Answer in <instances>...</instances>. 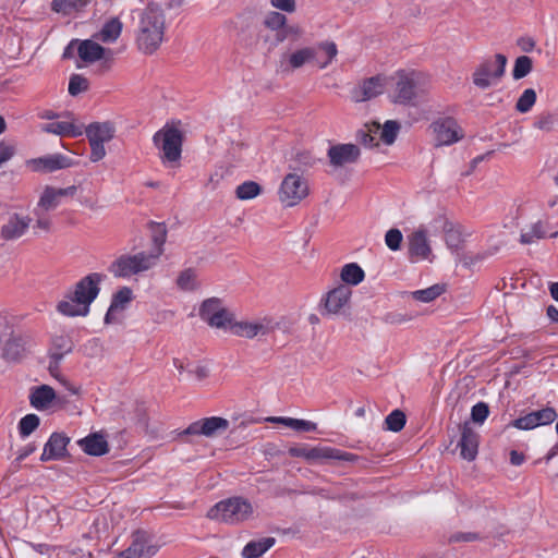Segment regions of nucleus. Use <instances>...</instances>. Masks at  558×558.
Wrapping results in <instances>:
<instances>
[{
  "label": "nucleus",
  "instance_id": "obj_62",
  "mask_svg": "<svg viewBox=\"0 0 558 558\" xmlns=\"http://www.w3.org/2000/svg\"><path fill=\"white\" fill-rule=\"evenodd\" d=\"M295 161L303 167H312L315 163V158L308 151H299L295 155Z\"/></svg>",
  "mask_w": 558,
  "mask_h": 558
},
{
  "label": "nucleus",
  "instance_id": "obj_9",
  "mask_svg": "<svg viewBox=\"0 0 558 558\" xmlns=\"http://www.w3.org/2000/svg\"><path fill=\"white\" fill-rule=\"evenodd\" d=\"M75 53L85 64H90L96 61H108L110 58V50L102 48L98 43L93 40H72L63 52L64 58H71Z\"/></svg>",
  "mask_w": 558,
  "mask_h": 558
},
{
  "label": "nucleus",
  "instance_id": "obj_1",
  "mask_svg": "<svg viewBox=\"0 0 558 558\" xmlns=\"http://www.w3.org/2000/svg\"><path fill=\"white\" fill-rule=\"evenodd\" d=\"M101 280L102 275L98 272H92L82 278L74 289L58 303V312L70 317L86 316L89 313L90 304L99 294Z\"/></svg>",
  "mask_w": 558,
  "mask_h": 558
},
{
  "label": "nucleus",
  "instance_id": "obj_11",
  "mask_svg": "<svg viewBox=\"0 0 558 558\" xmlns=\"http://www.w3.org/2000/svg\"><path fill=\"white\" fill-rule=\"evenodd\" d=\"M288 453L291 457L304 458L307 461H323V460H342L353 461L354 454L349 452H342L333 448H308L306 446H292L289 448Z\"/></svg>",
  "mask_w": 558,
  "mask_h": 558
},
{
  "label": "nucleus",
  "instance_id": "obj_29",
  "mask_svg": "<svg viewBox=\"0 0 558 558\" xmlns=\"http://www.w3.org/2000/svg\"><path fill=\"white\" fill-rule=\"evenodd\" d=\"M73 350V342L69 336L60 335L52 339V348L49 357L56 361V367L60 364L63 356Z\"/></svg>",
  "mask_w": 558,
  "mask_h": 558
},
{
  "label": "nucleus",
  "instance_id": "obj_33",
  "mask_svg": "<svg viewBox=\"0 0 558 558\" xmlns=\"http://www.w3.org/2000/svg\"><path fill=\"white\" fill-rule=\"evenodd\" d=\"M268 421L271 423L282 424L299 432H314L317 428L316 423L301 418L272 416L269 417Z\"/></svg>",
  "mask_w": 558,
  "mask_h": 558
},
{
  "label": "nucleus",
  "instance_id": "obj_60",
  "mask_svg": "<svg viewBox=\"0 0 558 558\" xmlns=\"http://www.w3.org/2000/svg\"><path fill=\"white\" fill-rule=\"evenodd\" d=\"M270 5L284 13H293L296 10V0H269Z\"/></svg>",
  "mask_w": 558,
  "mask_h": 558
},
{
  "label": "nucleus",
  "instance_id": "obj_26",
  "mask_svg": "<svg viewBox=\"0 0 558 558\" xmlns=\"http://www.w3.org/2000/svg\"><path fill=\"white\" fill-rule=\"evenodd\" d=\"M82 450L89 456H104L109 451L108 441L99 433H93L77 441Z\"/></svg>",
  "mask_w": 558,
  "mask_h": 558
},
{
  "label": "nucleus",
  "instance_id": "obj_18",
  "mask_svg": "<svg viewBox=\"0 0 558 558\" xmlns=\"http://www.w3.org/2000/svg\"><path fill=\"white\" fill-rule=\"evenodd\" d=\"M73 160L62 154H51L28 161L34 171L53 172L73 166Z\"/></svg>",
  "mask_w": 558,
  "mask_h": 558
},
{
  "label": "nucleus",
  "instance_id": "obj_16",
  "mask_svg": "<svg viewBox=\"0 0 558 558\" xmlns=\"http://www.w3.org/2000/svg\"><path fill=\"white\" fill-rule=\"evenodd\" d=\"M438 145H450L462 138L461 129L452 118H445L433 124Z\"/></svg>",
  "mask_w": 558,
  "mask_h": 558
},
{
  "label": "nucleus",
  "instance_id": "obj_61",
  "mask_svg": "<svg viewBox=\"0 0 558 558\" xmlns=\"http://www.w3.org/2000/svg\"><path fill=\"white\" fill-rule=\"evenodd\" d=\"M15 154V146L11 143L0 142V167Z\"/></svg>",
  "mask_w": 558,
  "mask_h": 558
},
{
  "label": "nucleus",
  "instance_id": "obj_10",
  "mask_svg": "<svg viewBox=\"0 0 558 558\" xmlns=\"http://www.w3.org/2000/svg\"><path fill=\"white\" fill-rule=\"evenodd\" d=\"M278 328L270 317H263L256 320H236L230 326V331L236 337L253 339L257 336H267Z\"/></svg>",
  "mask_w": 558,
  "mask_h": 558
},
{
  "label": "nucleus",
  "instance_id": "obj_7",
  "mask_svg": "<svg viewBox=\"0 0 558 558\" xmlns=\"http://www.w3.org/2000/svg\"><path fill=\"white\" fill-rule=\"evenodd\" d=\"M252 513V506L241 497H233L222 500L211 507L208 518L227 523H238L248 518Z\"/></svg>",
  "mask_w": 558,
  "mask_h": 558
},
{
  "label": "nucleus",
  "instance_id": "obj_13",
  "mask_svg": "<svg viewBox=\"0 0 558 558\" xmlns=\"http://www.w3.org/2000/svg\"><path fill=\"white\" fill-rule=\"evenodd\" d=\"M230 426L227 418L220 416H210L201 418L191 423L181 435L184 436H205L213 438L223 434Z\"/></svg>",
  "mask_w": 558,
  "mask_h": 558
},
{
  "label": "nucleus",
  "instance_id": "obj_14",
  "mask_svg": "<svg viewBox=\"0 0 558 558\" xmlns=\"http://www.w3.org/2000/svg\"><path fill=\"white\" fill-rule=\"evenodd\" d=\"M387 85L386 76L378 73L375 76L362 81L351 89V99L355 102L367 101L380 95Z\"/></svg>",
  "mask_w": 558,
  "mask_h": 558
},
{
  "label": "nucleus",
  "instance_id": "obj_46",
  "mask_svg": "<svg viewBox=\"0 0 558 558\" xmlns=\"http://www.w3.org/2000/svg\"><path fill=\"white\" fill-rule=\"evenodd\" d=\"M536 427L551 424L558 416L556 410L551 407H546L541 410L531 412Z\"/></svg>",
  "mask_w": 558,
  "mask_h": 558
},
{
  "label": "nucleus",
  "instance_id": "obj_37",
  "mask_svg": "<svg viewBox=\"0 0 558 558\" xmlns=\"http://www.w3.org/2000/svg\"><path fill=\"white\" fill-rule=\"evenodd\" d=\"M547 234V223L537 221L529 227L527 230H523L520 235V242L522 244H531L535 240L543 239Z\"/></svg>",
  "mask_w": 558,
  "mask_h": 558
},
{
  "label": "nucleus",
  "instance_id": "obj_32",
  "mask_svg": "<svg viewBox=\"0 0 558 558\" xmlns=\"http://www.w3.org/2000/svg\"><path fill=\"white\" fill-rule=\"evenodd\" d=\"M133 300V291L129 287L120 288L111 299V304L106 314L105 320L108 323L112 312L124 310L125 305Z\"/></svg>",
  "mask_w": 558,
  "mask_h": 558
},
{
  "label": "nucleus",
  "instance_id": "obj_24",
  "mask_svg": "<svg viewBox=\"0 0 558 558\" xmlns=\"http://www.w3.org/2000/svg\"><path fill=\"white\" fill-rule=\"evenodd\" d=\"M41 131L59 136L78 137L83 134V124H77L72 119L71 121H54L41 125Z\"/></svg>",
  "mask_w": 558,
  "mask_h": 558
},
{
  "label": "nucleus",
  "instance_id": "obj_64",
  "mask_svg": "<svg viewBox=\"0 0 558 558\" xmlns=\"http://www.w3.org/2000/svg\"><path fill=\"white\" fill-rule=\"evenodd\" d=\"M517 44L524 52L532 51L535 47V40L530 36L519 38Z\"/></svg>",
  "mask_w": 558,
  "mask_h": 558
},
{
  "label": "nucleus",
  "instance_id": "obj_54",
  "mask_svg": "<svg viewBox=\"0 0 558 558\" xmlns=\"http://www.w3.org/2000/svg\"><path fill=\"white\" fill-rule=\"evenodd\" d=\"M402 239H403V235H402L401 231L396 228L388 230L385 235L386 245L391 251H398L400 248Z\"/></svg>",
  "mask_w": 558,
  "mask_h": 558
},
{
  "label": "nucleus",
  "instance_id": "obj_31",
  "mask_svg": "<svg viewBox=\"0 0 558 558\" xmlns=\"http://www.w3.org/2000/svg\"><path fill=\"white\" fill-rule=\"evenodd\" d=\"M287 16L279 11H269L263 21L266 28L277 32V41L281 43L286 39V34L279 33L287 24Z\"/></svg>",
  "mask_w": 558,
  "mask_h": 558
},
{
  "label": "nucleus",
  "instance_id": "obj_50",
  "mask_svg": "<svg viewBox=\"0 0 558 558\" xmlns=\"http://www.w3.org/2000/svg\"><path fill=\"white\" fill-rule=\"evenodd\" d=\"M536 101V93L532 88L525 89L515 104V109L519 112H527Z\"/></svg>",
  "mask_w": 558,
  "mask_h": 558
},
{
  "label": "nucleus",
  "instance_id": "obj_8",
  "mask_svg": "<svg viewBox=\"0 0 558 558\" xmlns=\"http://www.w3.org/2000/svg\"><path fill=\"white\" fill-rule=\"evenodd\" d=\"M35 345L33 332L13 330L3 343L1 356L9 363H19L32 352Z\"/></svg>",
  "mask_w": 558,
  "mask_h": 558
},
{
  "label": "nucleus",
  "instance_id": "obj_49",
  "mask_svg": "<svg viewBox=\"0 0 558 558\" xmlns=\"http://www.w3.org/2000/svg\"><path fill=\"white\" fill-rule=\"evenodd\" d=\"M405 421V414L401 410H393L385 420L386 428L395 433L400 432Z\"/></svg>",
  "mask_w": 558,
  "mask_h": 558
},
{
  "label": "nucleus",
  "instance_id": "obj_51",
  "mask_svg": "<svg viewBox=\"0 0 558 558\" xmlns=\"http://www.w3.org/2000/svg\"><path fill=\"white\" fill-rule=\"evenodd\" d=\"M89 83L86 77L80 74H73L69 82V94L71 96H77L88 89Z\"/></svg>",
  "mask_w": 558,
  "mask_h": 558
},
{
  "label": "nucleus",
  "instance_id": "obj_40",
  "mask_svg": "<svg viewBox=\"0 0 558 558\" xmlns=\"http://www.w3.org/2000/svg\"><path fill=\"white\" fill-rule=\"evenodd\" d=\"M149 228L151 231V240L155 245V250L153 252H160V256L163 253V244L167 240V228L165 223L161 222H149Z\"/></svg>",
  "mask_w": 558,
  "mask_h": 558
},
{
  "label": "nucleus",
  "instance_id": "obj_39",
  "mask_svg": "<svg viewBox=\"0 0 558 558\" xmlns=\"http://www.w3.org/2000/svg\"><path fill=\"white\" fill-rule=\"evenodd\" d=\"M195 269L186 268L177 278V287L182 291H194L198 288Z\"/></svg>",
  "mask_w": 558,
  "mask_h": 558
},
{
  "label": "nucleus",
  "instance_id": "obj_38",
  "mask_svg": "<svg viewBox=\"0 0 558 558\" xmlns=\"http://www.w3.org/2000/svg\"><path fill=\"white\" fill-rule=\"evenodd\" d=\"M340 276L345 283L356 286L363 281L365 274L357 264L351 263L343 266Z\"/></svg>",
  "mask_w": 558,
  "mask_h": 558
},
{
  "label": "nucleus",
  "instance_id": "obj_20",
  "mask_svg": "<svg viewBox=\"0 0 558 558\" xmlns=\"http://www.w3.org/2000/svg\"><path fill=\"white\" fill-rule=\"evenodd\" d=\"M360 148L354 144H337L328 149V157L333 167L354 163L360 157Z\"/></svg>",
  "mask_w": 558,
  "mask_h": 558
},
{
  "label": "nucleus",
  "instance_id": "obj_21",
  "mask_svg": "<svg viewBox=\"0 0 558 558\" xmlns=\"http://www.w3.org/2000/svg\"><path fill=\"white\" fill-rule=\"evenodd\" d=\"M69 441L70 438L64 434L52 433L44 447L40 461L47 462L50 460L62 459L66 453V446Z\"/></svg>",
  "mask_w": 558,
  "mask_h": 558
},
{
  "label": "nucleus",
  "instance_id": "obj_5",
  "mask_svg": "<svg viewBox=\"0 0 558 558\" xmlns=\"http://www.w3.org/2000/svg\"><path fill=\"white\" fill-rule=\"evenodd\" d=\"M428 81L421 72H401L396 77L392 101L416 106L418 98L427 92Z\"/></svg>",
  "mask_w": 558,
  "mask_h": 558
},
{
  "label": "nucleus",
  "instance_id": "obj_45",
  "mask_svg": "<svg viewBox=\"0 0 558 558\" xmlns=\"http://www.w3.org/2000/svg\"><path fill=\"white\" fill-rule=\"evenodd\" d=\"M222 307L221 301L218 298H210L205 300L199 307V317L209 323V318L214 317Z\"/></svg>",
  "mask_w": 558,
  "mask_h": 558
},
{
  "label": "nucleus",
  "instance_id": "obj_41",
  "mask_svg": "<svg viewBox=\"0 0 558 558\" xmlns=\"http://www.w3.org/2000/svg\"><path fill=\"white\" fill-rule=\"evenodd\" d=\"M505 72H474L473 83L481 89L497 85Z\"/></svg>",
  "mask_w": 558,
  "mask_h": 558
},
{
  "label": "nucleus",
  "instance_id": "obj_35",
  "mask_svg": "<svg viewBox=\"0 0 558 558\" xmlns=\"http://www.w3.org/2000/svg\"><path fill=\"white\" fill-rule=\"evenodd\" d=\"M90 0H53L51 8L54 12L71 15L85 8Z\"/></svg>",
  "mask_w": 558,
  "mask_h": 558
},
{
  "label": "nucleus",
  "instance_id": "obj_12",
  "mask_svg": "<svg viewBox=\"0 0 558 558\" xmlns=\"http://www.w3.org/2000/svg\"><path fill=\"white\" fill-rule=\"evenodd\" d=\"M308 194L307 182L295 173H289L284 177L280 190L279 198L287 206L299 204Z\"/></svg>",
  "mask_w": 558,
  "mask_h": 558
},
{
  "label": "nucleus",
  "instance_id": "obj_59",
  "mask_svg": "<svg viewBox=\"0 0 558 558\" xmlns=\"http://www.w3.org/2000/svg\"><path fill=\"white\" fill-rule=\"evenodd\" d=\"M481 539V536L478 533L475 532H456L451 534L448 538L449 543H460V542H475Z\"/></svg>",
  "mask_w": 558,
  "mask_h": 558
},
{
  "label": "nucleus",
  "instance_id": "obj_36",
  "mask_svg": "<svg viewBox=\"0 0 558 558\" xmlns=\"http://www.w3.org/2000/svg\"><path fill=\"white\" fill-rule=\"evenodd\" d=\"M380 124L377 122H373L371 124H365L363 129L359 130L356 133V140L360 144L365 147H374L378 145V141L376 135L379 133Z\"/></svg>",
  "mask_w": 558,
  "mask_h": 558
},
{
  "label": "nucleus",
  "instance_id": "obj_56",
  "mask_svg": "<svg viewBox=\"0 0 558 558\" xmlns=\"http://www.w3.org/2000/svg\"><path fill=\"white\" fill-rule=\"evenodd\" d=\"M507 57L502 53H497L483 64L482 70H505L507 66Z\"/></svg>",
  "mask_w": 558,
  "mask_h": 558
},
{
  "label": "nucleus",
  "instance_id": "obj_57",
  "mask_svg": "<svg viewBox=\"0 0 558 558\" xmlns=\"http://www.w3.org/2000/svg\"><path fill=\"white\" fill-rule=\"evenodd\" d=\"M555 124V117L550 113H544L538 116L534 121V128L549 132L553 130Z\"/></svg>",
  "mask_w": 558,
  "mask_h": 558
},
{
  "label": "nucleus",
  "instance_id": "obj_53",
  "mask_svg": "<svg viewBox=\"0 0 558 558\" xmlns=\"http://www.w3.org/2000/svg\"><path fill=\"white\" fill-rule=\"evenodd\" d=\"M445 241L450 250H459L462 243L461 233L452 227L445 226Z\"/></svg>",
  "mask_w": 558,
  "mask_h": 558
},
{
  "label": "nucleus",
  "instance_id": "obj_55",
  "mask_svg": "<svg viewBox=\"0 0 558 558\" xmlns=\"http://www.w3.org/2000/svg\"><path fill=\"white\" fill-rule=\"evenodd\" d=\"M509 426H512L514 428L522 429V430H530V429L536 428V425H535V422H534V418H533L531 412L513 420L508 425V427Z\"/></svg>",
  "mask_w": 558,
  "mask_h": 558
},
{
  "label": "nucleus",
  "instance_id": "obj_23",
  "mask_svg": "<svg viewBox=\"0 0 558 558\" xmlns=\"http://www.w3.org/2000/svg\"><path fill=\"white\" fill-rule=\"evenodd\" d=\"M409 253L417 259H428L432 248L425 229H417L409 236Z\"/></svg>",
  "mask_w": 558,
  "mask_h": 558
},
{
  "label": "nucleus",
  "instance_id": "obj_43",
  "mask_svg": "<svg viewBox=\"0 0 558 558\" xmlns=\"http://www.w3.org/2000/svg\"><path fill=\"white\" fill-rule=\"evenodd\" d=\"M262 193V186L255 181H245L235 190V195L241 201L252 199Z\"/></svg>",
  "mask_w": 558,
  "mask_h": 558
},
{
  "label": "nucleus",
  "instance_id": "obj_17",
  "mask_svg": "<svg viewBox=\"0 0 558 558\" xmlns=\"http://www.w3.org/2000/svg\"><path fill=\"white\" fill-rule=\"evenodd\" d=\"M460 430L461 438L458 442L460 456L468 461H473L478 452L480 435L473 429L469 422L462 424Z\"/></svg>",
  "mask_w": 558,
  "mask_h": 558
},
{
  "label": "nucleus",
  "instance_id": "obj_3",
  "mask_svg": "<svg viewBox=\"0 0 558 558\" xmlns=\"http://www.w3.org/2000/svg\"><path fill=\"white\" fill-rule=\"evenodd\" d=\"M160 258V252H137L122 254L108 267V271L116 278H131L154 268Z\"/></svg>",
  "mask_w": 558,
  "mask_h": 558
},
{
  "label": "nucleus",
  "instance_id": "obj_47",
  "mask_svg": "<svg viewBox=\"0 0 558 558\" xmlns=\"http://www.w3.org/2000/svg\"><path fill=\"white\" fill-rule=\"evenodd\" d=\"M400 130V124L395 120H388L385 122L383 126H380V140L387 144L391 145L395 143L398 132Z\"/></svg>",
  "mask_w": 558,
  "mask_h": 558
},
{
  "label": "nucleus",
  "instance_id": "obj_4",
  "mask_svg": "<svg viewBox=\"0 0 558 558\" xmlns=\"http://www.w3.org/2000/svg\"><path fill=\"white\" fill-rule=\"evenodd\" d=\"M337 53L336 44L327 40L292 51L288 57V63L294 69L305 65L324 69L330 65Z\"/></svg>",
  "mask_w": 558,
  "mask_h": 558
},
{
  "label": "nucleus",
  "instance_id": "obj_19",
  "mask_svg": "<svg viewBox=\"0 0 558 558\" xmlns=\"http://www.w3.org/2000/svg\"><path fill=\"white\" fill-rule=\"evenodd\" d=\"M158 548L155 545L148 544L147 537L144 532H136L133 535L132 544L117 558H143L151 557L157 553Z\"/></svg>",
  "mask_w": 558,
  "mask_h": 558
},
{
  "label": "nucleus",
  "instance_id": "obj_63",
  "mask_svg": "<svg viewBox=\"0 0 558 558\" xmlns=\"http://www.w3.org/2000/svg\"><path fill=\"white\" fill-rule=\"evenodd\" d=\"M533 66V61L527 56H521L517 58L514 66L512 70H531Z\"/></svg>",
  "mask_w": 558,
  "mask_h": 558
},
{
  "label": "nucleus",
  "instance_id": "obj_15",
  "mask_svg": "<svg viewBox=\"0 0 558 558\" xmlns=\"http://www.w3.org/2000/svg\"><path fill=\"white\" fill-rule=\"evenodd\" d=\"M351 294V288L347 284H340L330 290L326 294L322 315H339L344 306L348 305Z\"/></svg>",
  "mask_w": 558,
  "mask_h": 558
},
{
  "label": "nucleus",
  "instance_id": "obj_52",
  "mask_svg": "<svg viewBox=\"0 0 558 558\" xmlns=\"http://www.w3.org/2000/svg\"><path fill=\"white\" fill-rule=\"evenodd\" d=\"M489 415V407L485 402H477L472 407L471 420L473 423L482 425Z\"/></svg>",
  "mask_w": 558,
  "mask_h": 558
},
{
  "label": "nucleus",
  "instance_id": "obj_22",
  "mask_svg": "<svg viewBox=\"0 0 558 558\" xmlns=\"http://www.w3.org/2000/svg\"><path fill=\"white\" fill-rule=\"evenodd\" d=\"M31 223V218L22 217L13 214L9 217L8 221L1 227V238L5 241H12L21 238Z\"/></svg>",
  "mask_w": 558,
  "mask_h": 558
},
{
  "label": "nucleus",
  "instance_id": "obj_44",
  "mask_svg": "<svg viewBox=\"0 0 558 558\" xmlns=\"http://www.w3.org/2000/svg\"><path fill=\"white\" fill-rule=\"evenodd\" d=\"M445 292L444 286L434 284L423 290H416L412 292V298L421 302H432Z\"/></svg>",
  "mask_w": 558,
  "mask_h": 558
},
{
  "label": "nucleus",
  "instance_id": "obj_34",
  "mask_svg": "<svg viewBox=\"0 0 558 558\" xmlns=\"http://www.w3.org/2000/svg\"><path fill=\"white\" fill-rule=\"evenodd\" d=\"M122 32V22L118 17H112L105 23L97 34V38L104 43L116 41Z\"/></svg>",
  "mask_w": 558,
  "mask_h": 558
},
{
  "label": "nucleus",
  "instance_id": "obj_48",
  "mask_svg": "<svg viewBox=\"0 0 558 558\" xmlns=\"http://www.w3.org/2000/svg\"><path fill=\"white\" fill-rule=\"evenodd\" d=\"M40 420L36 414H27L19 422V433L22 438L29 436L38 426Z\"/></svg>",
  "mask_w": 558,
  "mask_h": 558
},
{
  "label": "nucleus",
  "instance_id": "obj_27",
  "mask_svg": "<svg viewBox=\"0 0 558 558\" xmlns=\"http://www.w3.org/2000/svg\"><path fill=\"white\" fill-rule=\"evenodd\" d=\"M85 134L88 140L107 143L114 137L116 126L111 121L93 122L85 128Z\"/></svg>",
  "mask_w": 558,
  "mask_h": 558
},
{
  "label": "nucleus",
  "instance_id": "obj_58",
  "mask_svg": "<svg viewBox=\"0 0 558 558\" xmlns=\"http://www.w3.org/2000/svg\"><path fill=\"white\" fill-rule=\"evenodd\" d=\"M88 142L90 145V161L97 162L101 160L106 156L105 143L97 142L96 140H88Z\"/></svg>",
  "mask_w": 558,
  "mask_h": 558
},
{
  "label": "nucleus",
  "instance_id": "obj_6",
  "mask_svg": "<svg viewBox=\"0 0 558 558\" xmlns=\"http://www.w3.org/2000/svg\"><path fill=\"white\" fill-rule=\"evenodd\" d=\"M155 146L161 151L163 163H177L181 159L183 135L177 128L165 126L153 136Z\"/></svg>",
  "mask_w": 558,
  "mask_h": 558
},
{
  "label": "nucleus",
  "instance_id": "obj_28",
  "mask_svg": "<svg viewBox=\"0 0 558 558\" xmlns=\"http://www.w3.org/2000/svg\"><path fill=\"white\" fill-rule=\"evenodd\" d=\"M56 399V392L52 387L41 385L32 389L29 395V403L39 411L47 410Z\"/></svg>",
  "mask_w": 558,
  "mask_h": 558
},
{
  "label": "nucleus",
  "instance_id": "obj_30",
  "mask_svg": "<svg viewBox=\"0 0 558 558\" xmlns=\"http://www.w3.org/2000/svg\"><path fill=\"white\" fill-rule=\"evenodd\" d=\"M275 544L274 537H264L257 541L248 542L243 550L242 556L244 558H258L266 553Z\"/></svg>",
  "mask_w": 558,
  "mask_h": 558
},
{
  "label": "nucleus",
  "instance_id": "obj_42",
  "mask_svg": "<svg viewBox=\"0 0 558 558\" xmlns=\"http://www.w3.org/2000/svg\"><path fill=\"white\" fill-rule=\"evenodd\" d=\"M234 314L222 306L214 317L209 318L208 325L218 329L230 330V326L234 323Z\"/></svg>",
  "mask_w": 558,
  "mask_h": 558
},
{
  "label": "nucleus",
  "instance_id": "obj_25",
  "mask_svg": "<svg viewBox=\"0 0 558 558\" xmlns=\"http://www.w3.org/2000/svg\"><path fill=\"white\" fill-rule=\"evenodd\" d=\"M76 192V186H68L65 189H54L47 186L39 199L38 206L45 210H50L59 205L60 198L64 196H73Z\"/></svg>",
  "mask_w": 558,
  "mask_h": 558
},
{
  "label": "nucleus",
  "instance_id": "obj_2",
  "mask_svg": "<svg viewBox=\"0 0 558 558\" xmlns=\"http://www.w3.org/2000/svg\"><path fill=\"white\" fill-rule=\"evenodd\" d=\"M166 22L162 10L157 5L149 4L140 20L136 36L138 49L144 53L155 52L163 40Z\"/></svg>",
  "mask_w": 558,
  "mask_h": 558
}]
</instances>
